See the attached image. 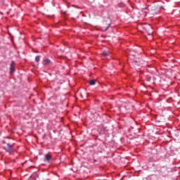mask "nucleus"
<instances>
[{"mask_svg": "<svg viewBox=\"0 0 180 180\" xmlns=\"http://www.w3.org/2000/svg\"><path fill=\"white\" fill-rule=\"evenodd\" d=\"M13 146H15V143H6V146H4L3 148L6 153H9V154H13Z\"/></svg>", "mask_w": 180, "mask_h": 180, "instance_id": "obj_1", "label": "nucleus"}, {"mask_svg": "<svg viewBox=\"0 0 180 180\" xmlns=\"http://www.w3.org/2000/svg\"><path fill=\"white\" fill-rule=\"evenodd\" d=\"M51 64V61H50V60L49 59H45L44 60V65H50Z\"/></svg>", "mask_w": 180, "mask_h": 180, "instance_id": "obj_5", "label": "nucleus"}, {"mask_svg": "<svg viewBox=\"0 0 180 180\" xmlns=\"http://www.w3.org/2000/svg\"><path fill=\"white\" fill-rule=\"evenodd\" d=\"M50 160H51V155L49 154L46 155L44 161H49Z\"/></svg>", "mask_w": 180, "mask_h": 180, "instance_id": "obj_7", "label": "nucleus"}, {"mask_svg": "<svg viewBox=\"0 0 180 180\" xmlns=\"http://www.w3.org/2000/svg\"><path fill=\"white\" fill-rule=\"evenodd\" d=\"M106 25H107V26L103 27V30L104 32H106V30H108V29H109V27H110V22H108Z\"/></svg>", "mask_w": 180, "mask_h": 180, "instance_id": "obj_6", "label": "nucleus"}, {"mask_svg": "<svg viewBox=\"0 0 180 180\" xmlns=\"http://www.w3.org/2000/svg\"><path fill=\"white\" fill-rule=\"evenodd\" d=\"M90 85H95L96 84V79H91L89 81Z\"/></svg>", "mask_w": 180, "mask_h": 180, "instance_id": "obj_8", "label": "nucleus"}, {"mask_svg": "<svg viewBox=\"0 0 180 180\" xmlns=\"http://www.w3.org/2000/svg\"><path fill=\"white\" fill-rule=\"evenodd\" d=\"M106 22H109V19L108 18L107 19Z\"/></svg>", "mask_w": 180, "mask_h": 180, "instance_id": "obj_14", "label": "nucleus"}, {"mask_svg": "<svg viewBox=\"0 0 180 180\" xmlns=\"http://www.w3.org/2000/svg\"><path fill=\"white\" fill-rule=\"evenodd\" d=\"M103 55L105 56V57H108V56H109V52L108 51H104L103 52Z\"/></svg>", "mask_w": 180, "mask_h": 180, "instance_id": "obj_9", "label": "nucleus"}, {"mask_svg": "<svg viewBox=\"0 0 180 180\" xmlns=\"http://www.w3.org/2000/svg\"><path fill=\"white\" fill-rule=\"evenodd\" d=\"M30 178L32 179H36V174H33V175H32L31 176H30Z\"/></svg>", "mask_w": 180, "mask_h": 180, "instance_id": "obj_12", "label": "nucleus"}, {"mask_svg": "<svg viewBox=\"0 0 180 180\" xmlns=\"http://www.w3.org/2000/svg\"><path fill=\"white\" fill-rule=\"evenodd\" d=\"M149 12L151 13V15H155V13L158 12V7H157V6H151L149 8Z\"/></svg>", "mask_w": 180, "mask_h": 180, "instance_id": "obj_2", "label": "nucleus"}, {"mask_svg": "<svg viewBox=\"0 0 180 180\" xmlns=\"http://www.w3.org/2000/svg\"><path fill=\"white\" fill-rule=\"evenodd\" d=\"M10 72L11 74H13V72H15V63L13 61H12L11 64Z\"/></svg>", "mask_w": 180, "mask_h": 180, "instance_id": "obj_4", "label": "nucleus"}, {"mask_svg": "<svg viewBox=\"0 0 180 180\" xmlns=\"http://www.w3.org/2000/svg\"><path fill=\"white\" fill-rule=\"evenodd\" d=\"M35 61H36L37 63H39V62L40 61V56H36V58H35Z\"/></svg>", "mask_w": 180, "mask_h": 180, "instance_id": "obj_10", "label": "nucleus"}, {"mask_svg": "<svg viewBox=\"0 0 180 180\" xmlns=\"http://www.w3.org/2000/svg\"><path fill=\"white\" fill-rule=\"evenodd\" d=\"M145 29H146V32H148V34H153V27H151V25L145 27Z\"/></svg>", "mask_w": 180, "mask_h": 180, "instance_id": "obj_3", "label": "nucleus"}, {"mask_svg": "<svg viewBox=\"0 0 180 180\" xmlns=\"http://www.w3.org/2000/svg\"><path fill=\"white\" fill-rule=\"evenodd\" d=\"M30 168H33V166H30Z\"/></svg>", "mask_w": 180, "mask_h": 180, "instance_id": "obj_15", "label": "nucleus"}, {"mask_svg": "<svg viewBox=\"0 0 180 180\" xmlns=\"http://www.w3.org/2000/svg\"><path fill=\"white\" fill-rule=\"evenodd\" d=\"M94 162H96V159H94Z\"/></svg>", "mask_w": 180, "mask_h": 180, "instance_id": "obj_13", "label": "nucleus"}, {"mask_svg": "<svg viewBox=\"0 0 180 180\" xmlns=\"http://www.w3.org/2000/svg\"><path fill=\"white\" fill-rule=\"evenodd\" d=\"M146 81H148V82H150V81H151V77H150V76H146Z\"/></svg>", "mask_w": 180, "mask_h": 180, "instance_id": "obj_11", "label": "nucleus"}]
</instances>
